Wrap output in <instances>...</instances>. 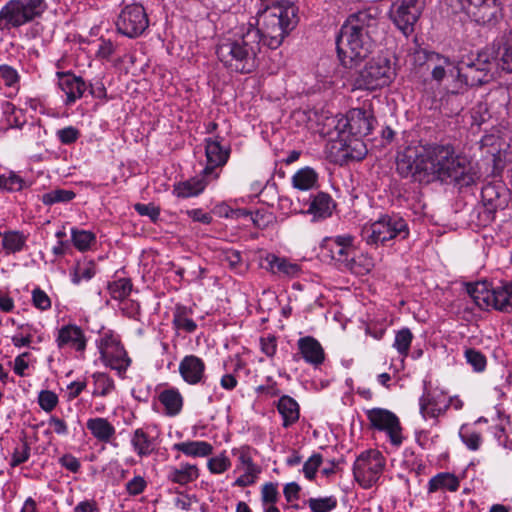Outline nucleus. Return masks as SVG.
I'll list each match as a JSON object with an SVG mask.
<instances>
[{
    "instance_id": "f257e3e1",
    "label": "nucleus",
    "mask_w": 512,
    "mask_h": 512,
    "mask_svg": "<svg viewBox=\"0 0 512 512\" xmlns=\"http://www.w3.org/2000/svg\"><path fill=\"white\" fill-rule=\"evenodd\" d=\"M377 31L375 9L361 10L347 18L336 38L338 58L345 68H356L371 54Z\"/></svg>"
},
{
    "instance_id": "f03ea898",
    "label": "nucleus",
    "mask_w": 512,
    "mask_h": 512,
    "mask_svg": "<svg viewBox=\"0 0 512 512\" xmlns=\"http://www.w3.org/2000/svg\"><path fill=\"white\" fill-rule=\"evenodd\" d=\"M427 158L428 183L450 181L462 188L475 184L479 178L466 157L457 155L450 144L427 145Z\"/></svg>"
},
{
    "instance_id": "7ed1b4c3",
    "label": "nucleus",
    "mask_w": 512,
    "mask_h": 512,
    "mask_svg": "<svg viewBox=\"0 0 512 512\" xmlns=\"http://www.w3.org/2000/svg\"><path fill=\"white\" fill-rule=\"evenodd\" d=\"M261 50L259 32L252 24L238 38L227 39L217 46L216 54L223 65L237 73L253 72L258 64V54Z\"/></svg>"
},
{
    "instance_id": "20e7f679",
    "label": "nucleus",
    "mask_w": 512,
    "mask_h": 512,
    "mask_svg": "<svg viewBox=\"0 0 512 512\" xmlns=\"http://www.w3.org/2000/svg\"><path fill=\"white\" fill-rule=\"evenodd\" d=\"M298 9L292 4H276L264 9L258 18L259 44L264 42L269 48H278L284 38L298 23Z\"/></svg>"
},
{
    "instance_id": "39448f33",
    "label": "nucleus",
    "mask_w": 512,
    "mask_h": 512,
    "mask_svg": "<svg viewBox=\"0 0 512 512\" xmlns=\"http://www.w3.org/2000/svg\"><path fill=\"white\" fill-rule=\"evenodd\" d=\"M46 9L45 0H9L0 10V31H9L33 22Z\"/></svg>"
},
{
    "instance_id": "423d86ee",
    "label": "nucleus",
    "mask_w": 512,
    "mask_h": 512,
    "mask_svg": "<svg viewBox=\"0 0 512 512\" xmlns=\"http://www.w3.org/2000/svg\"><path fill=\"white\" fill-rule=\"evenodd\" d=\"M395 76V63L381 55L371 59L358 71L354 77V86L362 90H376L388 86Z\"/></svg>"
},
{
    "instance_id": "0eeeda50",
    "label": "nucleus",
    "mask_w": 512,
    "mask_h": 512,
    "mask_svg": "<svg viewBox=\"0 0 512 512\" xmlns=\"http://www.w3.org/2000/svg\"><path fill=\"white\" fill-rule=\"evenodd\" d=\"M409 235L407 221L398 215H385L361 232L362 239L368 245L378 246L392 239L404 240Z\"/></svg>"
},
{
    "instance_id": "6e6552de",
    "label": "nucleus",
    "mask_w": 512,
    "mask_h": 512,
    "mask_svg": "<svg viewBox=\"0 0 512 512\" xmlns=\"http://www.w3.org/2000/svg\"><path fill=\"white\" fill-rule=\"evenodd\" d=\"M427 145H408L397 153L396 170L403 178L428 183Z\"/></svg>"
},
{
    "instance_id": "1a4fd4ad",
    "label": "nucleus",
    "mask_w": 512,
    "mask_h": 512,
    "mask_svg": "<svg viewBox=\"0 0 512 512\" xmlns=\"http://www.w3.org/2000/svg\"><path fill=\"white\" fill-rule=\"evenodd\" d=\"M385 467V459L377 450L362 452L353 465L355 480L364 489L371 488L380 478Z\"/></svg>"
},
{
    "instance_id": "9d476101",
    "label": "nucleus",
    "mask_w": 512,
    "mask_h": 512,
    "mask_svg": "<svg viewBox=\"0 0 512 512\" xmlns=\"http://www.w3.org/2000/svg\"><path fill=\"white\" fill-rule=\"evenodd\" d=\"M148 26V15L140 4L125 6L116 21L118 32L129 38H136L142 35Z\"/></svg>"
},
{
    "instance_id": "9b49d317",
    "label": "nucleus",
    "mask_w": 512,
    "mask_h": 512,
    "mask_svg": "<svg viewBox=\"0 0 512 512\" xmlns=\"http://www.w3.org/2000/svg\"><path fill=\"white\" fill-rule=\"evenodd\" d=\"M371 426L387 433L391 444L400 446L403 441L402 428L399 418L391 411L383 408H373L366 412Z\"/></svg>"
},
{
    "instance_id": "f8f14e48",
    "label": "nucleus",
    "mask_w": 512,
    "mask_h": 512,
    "mask_svg": "<svg viewBox=\"0 0 512 512\" xmlns=\"http://www.w3.org/2000/svg\"><path fill=\"white\" fill-rule=\"evenodd\" d=\"M353 236L341 235L323 240L321 254L324 258L335 261L340 268L348 262V257L353 254Z\"/></svg>"
},
{
    "instance_id": "ddd939ff",
    "label": "nucleus",
    "mask_w": 512,
    "mask_h": 512,
    "mask_svg": "<svg viewBox=\"0 0 512 512\" xmlns=\"http://www.w3.org/2000/svg\"><path fill=\"white\" fill-rule=\"evenodd\" d=\"M205 154L207 165L203 169L204 176H210L211 179L219 177L218 169L222 168L228 161L230 148L223 147L219 137L216 139H206Z\"/></svg>"
},
{
    "instance_id": "4468645a",
    "label": "nucleus",
    "mask_w": 512,
    "mask_h": 512,
    "mask_svg": "<svg viewBox=\"0 0 512 512\" xmlns=\"http://www.w3.org/2000/svg\"><path fill=\"white\" fill-rule=\"evenodd\" d=\"M483 208L479 212L484 224H488L495 219L498 210H503L508 203V195L505 189L501 191L494 185H486L481 192Z\"/></svg>"
},
{
    "instance_id": "2eb2a0df",
    "label": "nucleus",
    "mask_w": 512,
    "mask_h": 512,
    "mask_svg": "<svg viewBox=\"0 0 512 512\" xmlns=\"http://www.w3.org/2000/svg\"><path fill=\"white\" fill-rule=\"evenodd\" d=\"M205 369L204 361L196 355H186L179 364V373L182 379L190 385L205 382Z\"/></svg>"
},
{
    "instance_id": "dca6fc26",
    "label": "nucleus",
    "mask_w": 512,
    "mask_h": 512,
    "mask_svg": "<svg viewBox=\"0 0 512 512\" xmlns=\"http://www.w3.org/2000/svg\"><path fill=\"white\" fill-rule=\"evenodd\" d=\"M56 343L60 349L71 348L83 352L86 348V337L79 326L68 324L58 330Z\"/></svg>"
},
{
    "instance_id": "f3484780",
    "label": "nucleus",
    "mask_w": 512,
    "mask_h": 512,
    "mask_svg": "<svg viewBox=\"0 0 512 512\" xmlns=\"http://www.w3.org/2000/svg\"><path fill=\"white\" fill-rule=\"evenodd\" d=\"M59 88L66 94V104H72L81 98L86 90V84L81 77L70 72H57Z\"/></svg>"
},
{
    "instance_id": "a211bd4d",
    "label": "nucleus",
    "mask_w": 512,
    "mask_h": 512,
    "mask_svg": "<svg viewBox=\"0 0 512 512\" xmlns=\"http://www.w3.org/2000/svg\"><path fill=\"white\" fill-rule=\"evenodd\" d=\"M375 119L370 111L357 108L350 111L347 126L351 134L355 136H366L373 129Z\"/></svg>"
},
{
    "instance_id": "6ab92c4d",
    "label": "nucleus",
    "mask_w": 512,
    "mask_h": 512,
    "mask_svg": "<svg viewBox=\"0 0 512 512\" xmlns=\"http://www.w3.org/2000/svg\"><path fill=\"white\" fill-rule=\"evenodd\" d=\"M299 353L302 358L313 366L321 365L325 360V353L320 342L312 336L301 337L297 341Z\"/></svg>"
},
{
    "instance_id": "aec40b11",
    "label": "nucleus",
    "mask_w": 512,
    "mask_h": 512,
    "mask_svg": "<svg viewBox=\"0 0 512 512\" xmlns=\"http://www.w3.org/2000/svg\"><path fill=\"white\" fill-rule=\"evenodd\" d=\"M449 407L443 394L434 395L427 393L420 398V413L423 418H437L444 414Z\"/></svg>"
},
{
    "instance_id": "412c9836",
    "label": "nucleus",
    "mask_w": 512,
    "mask_h": 512,
    "mask_svg": "<svg viewBox=\"0 0 512 512\" xmlns=\"http://www.w3.org/2000/svg\"><path fill=\"white\" fill-rule=\"evenodd\" d=\"M211 180L210 176H204L203 172H201L200 175L174 185L173 193L179 198L197 196L204 191Z\"/></svg>"
},
{
    "instance_id": "4be33fe9",
    "label": "nucleus",
    "mask_w": 512,
    "mask_h": 512,
    "mask_svg": "<svg viewBox=\"0 0 512 512\" xmlns=\"http://www.w3.org/2000/svg\"><path fill=\"white\" fill-rule=\"evenodd\" d=\"M491 308L505 313L512 312V281L501 282L493 288Z\"/></svg>"
},
{
    "instance_id": "5701e85b",
    "label": "nucleus",
    "mask_w": 512,
    "mask_h": 512,
    "mask_svg": "<svg viewBox=\"0 0 512 512\" xmlns=\"http://www.w3.org/2000/svg\"><path fill=\"white\" fill-rule=\"evenodd\" d=\"M86 427L94 438L103 443H109L116 432L114 426L106 418L101 417L88 419Z\"/></svg>"
},
{
    "instance_id": "b1692460",
    "label": "nucleus",
    "mask_w": 512,
    "mask_h": 512,
    "mask_svg": "<svg viewBox=\"0 0 512 512\" xmlns=\"http://www.w3.org/2000/svg\"><path fill=\"white\" fill-rule=\"evenodd\" d=\"M457 76L471 87L488 83L493 78V75L485 72L483 68H473L464 64L457 68Z\"/></svg>"
},
{
    "instance_id": "393cba45",
    "label": "nucleus",
    "mask_w": 512,
    "mask_h": 512,
    "mask_svg": "<svg viewBox=\"0 0 512 512\" xmlns=\"http://www.w3.org/2000/svg\"><path fill=\"white\" fill-rule=\"evenodd\" d=\"M131 445L139 457H147L156 450V440L142 428L134 431L131 437Z\"/></svg>"
},
{
    "instance_id": "a878e982",
    "label": "nucleus",
    "mask_w": 512,
    "mask_h": 512,
    "mask_svg": "<svg viewBox=\"0 0 512 512\" xmlns=\"http://www.w3.org/2000/svg\"><path fill=\"white\" fill-rule=\"evenodd\" d=\"M267 269L273 274H282L288 277H296L300 273V266L291 263L285 258L278 257L274 254H268L265 258Z\"/></svg>"
},
{
    "instance_id": "bb28decb",
    "label": "nucleus",
    "mask_w": 512,
    "mask_h": 512,
    "mask_svg": "<svg viewBox=\"0 0 512 512\" xmlns=\"http://www.w3.org/2000/svg\"><path fill=\"white\" fill-rule=\"evenodd\" d=\"M420 14L417 10H411L403 5H399L393 15V21L405 35H408L413 32L414 24L417 22Z\"/></svg>"
},
{
    "instance_id": "cd10ccee",
    "label": "nucleus",
    "mask_w": 512,
    "mask_h": 512,
    "mask_svg": "<svg viewBox=\"0 0 512 512\" xmlns=\"http://www.w3.org/2000/svg\"><path fill=\"white\" fill-rule=\"evenodd\" d=\"M467 292L474 300L475 304L481 309L491 307L493 288L489 289L486 282L467 284Z\"/></svg>"
},
{
    "instance_id": "c85d7f7f",
    "label": "nucleus",
    "mask_w": 512,
    "mask_h": 512,
    "mask_svg": "<svg viewBox=\"0 0 512 512\" xmlns=\"http://www.w3.org/2000/svg\"><path fill=\"white\" fill-rule=\"evenodd\" d=\"M427 63L430 66L434 64L431 74L432 78L436 81H441L446 76L447 71L453 75L454 71L457 72L455 67L448 58L440 56L438 53L431 52L427 54Z\"/></svg>"
},
{
    "instance_id": "c756f323",
    "label": "nucleus",
    "mask_w": 512,
    "mask_h": 512,
    "mask_svg": "<svg viewBox=\"0 0 512 512\" xmlns=\"http://www.w3.org/2000/svg\"><path fill=\"white\" fill-rule=\"evenodd\" d=\"M173 450L180 451L190 457H206L212 454L213 447L206 441H186L175 443Z\"/></svg>"
},
{
    "instance_id": "7c9ffc66",
    "label": "nucleus",
    "mask_w": 512,
    "mask_h": 512,
    "mask_svg": "<svg viewBox=\"0 0 512 512\" xmlns=\"http://www.w3.org/2000/svg\"><path fill=\"white\" fill-rule=\"evenodd\" d=\"M317 184L318 174L309 166L299 169L292 176V186L300 191L311 190L315 188Z\"/></svg>"
},
{
    "instance_id": "2f4dec72",
    "label": "nucleus",
    "mask_w": 512,
    "mask_h": 512,
    "mask_svg": "<svg viewBox=\"0 0 512 512\" xmlns=\"http://www.w3.org/2000/svg\"><path fill=\"white\" fill-rule=\"evenodd\" d=\"M335 203L331 196L324 192H319L314 196L310 203L308 212L318 218H326L332 214Z\"/></svg>"
},
{
    "instance_id": "473e14b6",
    "label": "nucleus",
    "mask_w": 512,
    "mask_h": 512,
    "mask_svg": "<svg viewBox=\"0 0 512 512\" xmlns=\"http://www.w3.org/2000/svg\"><path fill=\"white\" fill-rule=\"evenodd\" d=\"M277 408L283 418L284 427H289L299 419V405L290 396H282L278 401Z\"/></svg>"
},
{
    "instance_id": "72a5a7b5",
    "label": "nucleus",
    "mask_w": 512,
    "mask_h": 512,
    "mask_svg": "<svg viewBox=\"0 0 512 512\" xmlns=\"http://www.w3.org/2000/svg\"><path fill=\"white\" fill-rule=\"evenodd\" d=\"M159 401L165 407L167 415L175 416L182 410L183 397L176 388L162 391L159 395Z\"/></svg>"
},
{
    "instance_id": "f704fd0d",
    "label": "nucleus",
    "mask_w": 512,
    "mask_h": 512,
    "mask_svg": "<svg viewBox=\"0 0 512 512\" xmlns=\"http://www.w3.org/2000/svg\"><path fill=\"white\" fill-rule=\"evenodd\" d=\"M501 11V3L498 0H485L481 9L474 10L470 16L478 24H488L495 20Z\"/></svg>"
},
{
    "instance_id": "c9c22d12",
    "label": "nucleus",
    "mask_w": 512,
    "mask_h": 512,
    "mask_svg": "<svg viewBox=\"0 0 512 512\" xmlns=\"http://www.w3.org/2000/svg\"><path fill=\"white\" fill-rule=\"evenodd\" d=\"M199 477V470L196 465L184 464L180 468H170L167 478L169 481L186 485Z\"/></svg>"
},
{
    "instance_id": "e433bc0d",
    "label": "nucleus",
    "mask_w": 512,
    "mask_h": 512,
    "mask_svg": "<svg viewBox=\"0 0 512 512\" xmlns=\"http://www.w3.org/2000/svg\"><path fill=\"white\" fill-rule=\"evenodd\" d=\"M373 266L374 263L371 257L363 254L357 255L353 248V254H350L348 262L345 263L343 268L356 275H366L372 270Z\"/></svg>"
},
{
    "instance_id": "4c0bfd02",
    "label": "nucleus",
    "mask_w": 512,
    "mask_h": 512,
    "mask_svg": "<svg viewBox=\"0 0 512 512\" xmlns=\"http://www.w3.org/2000/svg\"><path fill=\"white\" fill-rule=\"evenodd\" d=\"M459 485V480L455 475L443 472L437 474L429 480L428 492L433 493L439 489H447L451 492H455L458 490Z\"/></svg>"
},
{
    "instance_id": "58836bf2",
    "label": "nucleus",
    "mask_w": 512,
    "mask_h": 512,
    "mask_svg": "<svg viewBox=\"0 0 512 512\" xmlns=\"http://www.w3.org/2000/svg\"><path fill=\"white\" fill-rule=\"evenodd\" d=\"M191 310L185 306L177 305L173 312L172 323L177 330H182L186 333H193L197 329L196 322L189 318Z\"/></svg>"
},
{
    "instance_id": "ea45409f",
    "label": "nucleus",
    "mask_w": 512,
    "mask_h": 512,
    "mask_svg": "<svg viewBox=\"0 0 512 512\" xmlns=\"http://www.w3.org/2000/svg\"><path fill=\"white\" fill-rule=\"evenodd\" d=\"M26 241L27 236L20 231H8L2 235V246L7 254L22 251Z\"/></svg>"
},
{
    "instance_id": "a19ab883",
    "label": "nucleus",
    "mask_w": 512,
    "mask_h": 512,
    "mask_svg": "<svg viewBox=\"0 0 512 512\" xmlns=\"http://www.w3.org/2000/svg\"><path fill=\"white\" fill-rule=\"evenodd\" d=\"M464 358L475 373H483L486 370L487 357L481 351L475 348H466Z\"/></svg>"
},
{
    "instance_id": "79ce46f5",
    "label": "nucleus",
    "mask_w": 512,
    "mask_h": 512,
    "mask_svg": "<svg viewBox=\"0 0 512 512\" xmlns=\"http://www.w3.org/2000/svg\"><path fill=\"white\" fill-rule=\"evenodd\" d=\"M75 193L72 190L55 189L42 195L41 200L43 204L51 206L56 203L70 202L75 198Z\"/></svg>"
},
{
    "instance_id": "37998d69",
    "label": "nucleus",
    "mask_w": 512,
    "mask_h": 512,
    "mask_svg": "<svg viewBox=\"0 0 512 512\" xmlns=\"http://www.w3.org/2000/svg\"><path fill=\"white\" fill-rule=\"evenodd\" d=\"M108 289L113 299L123 300L130 295L132 283L128 278H121L110 283Z\"/></svg>"
},
{
    "instance_id": "c03bdc74",
    "label": "nucleus",
    "mask_w": 512,
    "mask_h": 512,
    "mask_svg": "<svg viewBox=\"0 0 512 512\" xmlns=\"http://www.w3.org/2000/svg\"><path fill=\"white\" fill-rule=\"evenodd\" d=\"M71 235L73 244L79 251L88 250L91 244L95 243L96 241L95 234L86 230H78L73 228L71 230Z\"/></svg>"
},
{
    "instance_id": "a18cd8bd",
    "label": "nucleus",
    "mask_w": 512,
    "mask_h": 512,
    "mask_svg": "<svg viewBox=\"0 0 512 512\" xmlns=\"http://www.w3.org/2000/svg\"><path fill=\"white\" fill-rule=\"evenodd\" d=\"M459 437L469 450L477 451L483 441L481 433L463 425L459 431Z\"/></svg>"
},
{
    "instance_id": "49530a36",
    "label": "nucleus",
    "mask_w": 512,
    "mask_h": 512,
    "mask_svg": "<svg viewBox=\"0 0 512 512\" xmlns=\"http://www.w3.org/2000/svg\"><path fill=\"white\" fill-rule=\"evenodd\" d=\"M102 358L112 369L118 372H125L131 362L126 352L123 350H120L119 354L116 356H111L108 352L102 351Z\"/></svg>"
},
{
    "instance_id": "de8ad7c7",
    "label": "nucleus",
    "mask_w": 512,
    "mask_h": 512,
    "mask_svg": "<svg viewBox=\"0 0 512 512\" xmlns=\"http://www.w3.org/2000/svg\"><path fill=\"white\" fill-rule=\"evenodd\" d=\"M94 275L95 267L93 263H77L72 272V282L79 284L82 280L89 281Z\"/></svg>"
},
{
    "instance_id": "09e8293b",
    "label": "nucleus",
    "mask_w": 512,
    "mask_h": 512,
    "mask_svg": "<svg viewBox=\"0 0 512 512\" xmlns=\"http://www.w3.org/2000/svg\"><path fill=\"white\" fill-rule=\"evenodd\" d=\"M413 339L412 332L408 328L399 330L395 335L393 346L403 356H407Z\"/></svg>"
},
{
    "instance_id": "8fccbe9b",
    "label": "nucleus",
    "mask_w": 512,
    "mask_h": 512,
    "mask_svg": "<svg viewBox=\"0 0 512 512\" xmlns=\"http://www.w3.org/2000/svg\"><path fill=\"white\" fill-rule=\"evenodd\" d=\"M308 505L313 512H329L336 508L337 499L334 496L310 498Z\"/></svg>"
},
{
    "instance_id": "3c124183",
    "label": "nucleus",
    "mask_w": 512,
    "mask_h": 512,
    "mask_svg": "<svg viewBox=\"0 0 512 512\" xmlns=\"http://www.w3.org/2000/svg\"><path fill=\"white\" fill-rule=\"evenodd\" d=\"M488 104L478 102L471 110L472 125L481 126L490 119Z\"/></svg>"
},
{
    "instance_id": "603ef678",
    "label": "nucleus",
    "mask_w": 512,
    "mask_h": 512,
    "mask_svg": "<svg viewBox=\"0 0 512 512\" xmlns=\"http://www.w3.org/2000/svg\"><path fill=\"white\" fill-rule=\"evenodd\" d=\"M30 450L31 448L27 441L22 440L14 449L10 465L16 467L26 462L30 457Z\"/></svg>"
},
{
    "instance_id": "864d4df0",
    "label": "nucleus",
    "mask_w": 512,
    "mask_h": 512,
    "mask_svg": "<svg viewBox=\"0 0 512 512\" xmlns=\"http://www.w3.org/2000/svg\"><path fill=\"white\" fill-rule=\"evenodd\" d=\"M39 406L46 412H51L58 403L57 395L49 390H43L38 396Z\"/></svg>"
},
{
    "instance_id": "5fc2aeb1",
    "label": "nucleus",
    "mask_w": 512,
    "mask_h": 512,
    "mask_svg": "<svg viewBox=\"0 0 512 512\" xmlns=\"http://www.w3.org/2000/svg\"><path fill=\"white\" fill-rule=\"evenodd\" d=\"M321 463H322L321 454H313L304 463L303 472H304L305 477L309 480H313Z\"/></svg>"
},
{
    "instance_id": "6e6d98bb",
    "label": "nucleus",
    "mask_w": 512,
    "mask_h": 512,
    "mask_svg": "<svg viewBox=\"0 0 512 512\" xmlns=\"http://www.w3.org/2000/svg\"><path fill=\"white\" fill-rule=\"evenodd\" d=\"M463 64L473 68H483L487 73H491L493 67L492 59L486 52L479 53L473 61Z\"/></svg>"
},
{
    "instance_id": "4d7b16f0",
    "label": "nucleus",
    "mask_w": 512,
    "mask_h": 512,
    "mask_svg": "<svg viewBox=\"0 0 512 512\" xmlns=\"http://www.w3.org/2000/svg\"><path fill=\"white\" fill-rule=\"evenodd\" d=\"M33 305L40 310H48L51 307V300L49 296L40 288H35L32 291Z\"/></svg>"
},
{
    "instance_id": "13d9d810",
    "label": "nucleus",
    "mask_w": 512,
    "mask_h": 512,
    "mask_svg": "<svg viewBox=\"0 0 512 512\" xmlns=\"http://www.w3.org/2000/svg\"><path fill=\"white\" fill-rule=\"evenodd\" d=\"M230 467V460L225 456H217L209 459L208 469L211 473L220 474Z\"/></svg>"
},
{
    "instance_id": "bf43d9fd",
    "label": "nucleus",
    "mask_w": 512,
    "mask_h": 512,
    "mask_svg": "<svg viewBox=\"0 0 512 512\" xmlns=\"http://www.w3.org/2000/svg\"><path fill=\"white\" fill-rule=\"evenodd\" d=\"M234 455H237L238 461L240 465L245 468V470L255 471L260 470L252 461V457L250 455L249 449L246 447H242L238 450L234 451Z\"/></svg>"
},
{
    "instance_id": "052dcab7",
    "label": "nucleus",
    "mask_w": 512,
    "mask_h": 512,
    "mask_svg": "<svg viewBox=\"0 0 512 512\" xmlns=\"http://www.w3.org/2000/svg\"><path fill=\"white\" fill-rule=\"evenodd\" d=\"M261 499L263 504H274L278 499L277 485L274 483H266L262 487Z\"/></svg>"
},
{
    "instance_id": "680f3d73",
    "label": "nucleus",
    "mask_w": 512,
    "mask_h": 512,
    "mask_svg": "<svg viewBox=\"0 0 512 512\" xmlns=\"http://www.w3.org/2000/svg\"><path fill=\"white\" fill-rule=\"evenodd\" d=\"M147 486V482L142 476H135L126 483V490L129 495L136 496L141 494Z\"/></svg>"
},
{
    "instance_id": "e2e57ef3",
    "label": "nucleus",
    "mask_w": 512,
    "mask_h": 512,
    "mask_svg": "<svg viewBox=\"0 0 512 512\" xmlns=\"http://www.w3.org/2000/svg\"><path fill=\"white\" fill-rule=\"evenodd\" d=\"M58 138L63 144H72L79 138V130L75 127H65L57 132Z\"/></svg>"
},
{
    "instance_id": "0e129e2a",
    "label": "nucleus",
    "mask_w": 512,
    "mask_h": 512,
    "mask_svg": "<svg viewBox=\"0 0 512 512\" xmlns=\"http://www.w3.org/2000/svg\"><path fill=\"white\" fill-rule=\"evenodd\" d=\"M134 209L141 216H148L153 222H155L160 215V210L157 207H155L153 204L136 203L134 205Z\"/></svg>"
},
{
    "instance_id": "69168bd1",
    "label": "nucleus",
    "mask_w": 512,
    "mask_h": 512,
    "mask_svg": "<svg viewBox=\"0 0 512 512\" xmlns=\"http://www.w3.org/2000/svg\"><path fill=\"white\" fill-rule=\"evenodd\" d=\"M0 76L7 86H13L19 80L17 71L9 65H0Z\"/></svg>"
},
{
    "instance_id": "338daca9",
    "label": "nucleus",
    "mask_w": 512,
    "mask_h": 512,
    "mask_svg": "<svg viewBox=\"0 0 512 512\" xmlns=\"http://www.w3.org/2000/svg\"><path fill=\"white\" fill-rule=\"evenodd\" d=\"M59 463L62 467L66 468L67 470L77 473L81 468L80 461L71 454H64L60 459Z\"/></svg>"
},
{
    "instance_id": "774afa93",
    "label": "nucleus",
    "mask_w": 512,
    "mask_h": 512,
    "mask_svg": "<svg viewBox=\"0 0 512 512\" xmlns=\"http://www.w3.org/2000/svg\"><path fill=\"white\" fill-rule=\"evenodd\" d=\"M460 9L465 12L469 17L473 15L474 10L481 9L485 0H456Z\"/></svg>"
}]
</instances>
